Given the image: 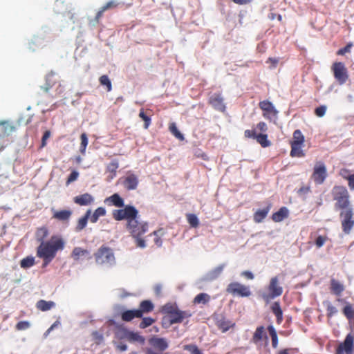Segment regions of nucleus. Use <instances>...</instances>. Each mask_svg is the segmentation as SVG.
Instances as JSON below:
<instances>
[{"label": "nucleus", "instance_id": "59", "mask_svg": "<svg viewBox=\"0 0 354 354\" xmlns=\"http://www.w3.org/2000/svg\"><path fill=\"white\" fill-rule=\"evenodd\" d=\"M244 136L245 138H248L255 139L257 134L256 133V131L254 130L247 129L244 131Z\"/></svg>", "mask_w": 354, "mask_h": 354}, {"label": "nucleus", "instance_id": "39", "mask_svg": "<svg viewBox=\"0 0 354 354\" xmlns=\"http://www.w3.org/2000/svg\"><path fill=\"white\" fill-rule=\"evenodd\" d=\"M186 218L188 223L192 227L196 228L199 225V221L196 215L194 214H187Z\"/></svg>", "mask_w": 354, "mask_h": 354}, {"label": "nucleus", "instance_id": "58", "mask_svg": "<svg viewBox=\"0 0 354 354\" xmlns=\"http://www.w3.org/2000/svg\"><path fill=\"white\" fill-rule=\"evenodd\" d=\"M343 178L348 180V187L351 190H354V174L348 176H343Z\"/></svg>", "mask_w": 354, "mask_h": 354}, {"label": "nucleus", "instance_id": "40", "mask_svg": "<svg viewBox=\"0 0 354 354\" xmlns=\"http://www.w3.org/2000/svg\"><path fill=\"white\" fill-rule=\"evenodd\" d=\"M100 84L106 88V91L110 92L112 90L111 82L106 75H103L99 78Z\"/></svg>", "mask_w": 354, "mask_h": 354}, {"label": "nucleus", "instance_id": "26", "mask_svg": "<svg viewBox=\"0 0 354 354\" xmlns=\"http://www.w3.org/2000/svg\"><path fill=\"white\" fill-rule=\"evenodd\" d=\"M216 326L223 333H225L230 328H233L235 326V323L225 317H222L217 320Z\"/></svg>", "mask_w": 354, "mask_h": 354}, {"label": "nucleus", "instance_id": "48", "mask_svg": "<svg viewBox=\"0 0 354 354\" xmlns=\"http://www.w3.org/2000/svg\"><path fill=\"white\" fill-rule=\"evenodd\" d=\"M155 322V319L151 317H144L140 323V328H146L151 326Z\"/></svg>", "mask_w": 354, "mask_h": 354}, {"label": "nucleus", "instance_id": "36", "mask_svg": "<svg viewBox=\"0 0 354 354\" xmlns=\"http://www.w3.org/2000/svg\"><path fill=\"white\" fill-rule=\"evenodd\" d=\"M255 140H257V142L261 145V146L262 147H268L269 146H270L271 145V142L270 140H268V135L267 134H264V133H259V134H257V136H256V138Z\"/></svg>", "mask_w": 354, "mask_h": 354}, {"label": "nucleus", "instance_id": "54", "mask_svg": "<svg viewBox=\"0 0 354 354\" xmlns=\"http://www.w3.org/2000/svg\"><path fill=\"white\" fill-rule=\"evenodd\" d=\"M326 111V106L324 105L319 106L315 109V113L318 117H323Z\"/></svg>", "mask_w": 354, "mask_h": 354}, {"label": "nucleus", "instance_id": "23", "mask_svg": "<svg viewBox=\"0 0 354 354\" xmlns=\"http://www.w3.org/2000/svg\"><path fill=\"white\" fill-rule=\"evenodd\" d=\"M289 211L286 207H281L277 212L272 215V219L276 223H279L288 218Z\"/></svg>", "mask_w": 354, "mask_h": 354}, {"label": "nucleus", "instance_id": "31", "mask_svg": "<svg viewBox=\"0 0 354 354\" xmlns=\"http://www.w3.org/2000/svg\"><path fill=\"white\" fill-rule=\"evenodd\" d=\"M55 306L52 301H45L41 299L37 302L36 307L41 311H47Z\"/></svg>", "mask_w": 354, "mask_h": 354}, {"label": "nucleus", "instance_id": "52", "mask_svg": "<svg viewBox=\"0 0 354 354\" xmlns=\"http://www.w3.org/2000/svg\"><path fill=\"white\" fill-rule=\"evenodd\" d=\"M129 339L132 341L138 342L141 344L145 342V338L136 333H131L129 334Z\"/></svg>", "mask_w": 354, "mask_h": 354}, {"label": "nucleus", "instance_id": "30", "mask_svg": "<svg viewBox=\"0 0 354 354\" xmlns=\"http://www.w3.org/2000/svg\"><path fill=\"white\" fill-rule=\"evenodd\" d=\"M291 145V150H290V156L292 157H298L301 158L305 156V153L302 150V147L304 145H297V144H292Z\"/></svg>", "mask_w": 354, "mask_h": 354}, {"label": "nucleus", "instance_id": "63", "mask_svg": "<svg viewBox=\"0 0 354 354\" xmlns=\"http://www.w3.org/2000/svg\"><path fill=\"white\" fill-rule=\"evenodd\" d=\"M241 276L245 277L248 279H254V274L250 271H243L241 272Z\"/></svg>", "mask_w": 354, "mask_h": 354}, {"label": "nucleus", "instance_id": "20", "mask_svg": "<svg viewBox=\"0 0 354 354\" xmlns=\"http://www.w3.org/2000/svg\"><path fill=\"white\" fill-rule=\"evenodd\" d=\"M150 344L159 351H164L168 348V342L162 337H153L149 341Z\"/></svg>", "mask_w": 354, "mask_h": 354}, {"label": "nucleus", "instance_id": "51", "mask_svg": "<svg viewBox=\"0 0 354 354\" xmlns=\"http://www.w3.org/2000/svg\"><path fill=\"white\" fill-rule=\"evenodd\" d=\"M326 312H327V317H332L333 315H335L337 313V309L336 307L333 306L330 303H328L326 306Z\"/></svg>", "mask_w": 354, "mask_h": 354}, {"label": "nucleus", "instance_id": "41", "mask_svg": "<svg viewBox=\"0 0 354 354\" xmlns=\"http://www.w3.org/2000/svg\"><path fill=\"white\" fill-rule=\"evenodd\" d=\"M80 151L82 154H84L86 151V147L88 143V137L86 133H82L80 136Z\"/></svg>", "mask_w": 354, "mask_h": 354}, {"label": "nucleus", "instance_id": "19", "mask_svg": "<svg viewBox=\"0 0 354 354\" xmlns=\"http://www.w3.org/2000/svg\"><path fill=\"white\" fill-rule=\"evenodd\" d=\"M104 203L108 205H113L116 207H124V199L117 193L113 194L111 196L104 200Z\"/></svg>", "mask_w": 354, "mask_h": 354}, {"label": "nucleus", "instance_id": "35", "mask_svg": "<svg viewBox=\"0 0 354 354\" xmlns=\"http://www.w3.org/2000/svg\"><path fill=\"white\" fill-rule=\"evenodd\" d=\"M119 167V163L117 160L111 161L106 167V170L110 173V178L113 179L116 176L117 169Z\"/></svg>", "mask_w": 354, "mask_h": 354}, {"label": "nucleus", "instance_id": "27", "mask_svg": "<svg viewBox=\"0 0 354 354\" xmlns=\"http://www.w3.org/2000/svg\"><path fill=\"white\" fill-rule=\"evenodd\" d=\"M59 84L57 77L53 73H50L46 75V84L44 86H42V89L45 92H48L50 88L54 86L56 84Z\"/></svg>", "mask_w": 354, "mask_h": 354}, {"label": "nucleus", "instance_id": "6", "mask_svg": "<svg viewBox=\"0 0 354 354\" xmlns=\"http://www.w3.org/2000/svg\"><path fill=\"white\" fill-rule=\"evenodd\" d=\"M15 131V127L8 121L0 122V151L12 142L10 136Z\"/></svg>", "mask_w": 354, "mask_h": 354}, {"label": "nucleus", "instance_id": "2", "mask_svg": "<svg viewBox=\"0 0 354 354\" xmlns=\"http://www.w3.org/2000/svg\"><path fill=\"white\" fill-rule=\"evenodd\" d=\"M64 239L57 235H53L47 241H42L37 249V256L43 259L44 265H48L56 256L58 250L64 248Z\"/></svg>", "mask_w": 354, "mask_h": 354}, {"label": "nucleus", "instance_id": "9", "mask_svg": "<svg viewBox=\"0 0 354 354\" xmlns=\"http://www.w3.org/2000/svg\"><path fill=\"white\" fill-rule=\"evenodd\" d=\"M342 228L345 234H349L354 226L353 208L343 209L339 213Z\"/></svg>", "mask_w": 354, "mask_h": 354}, {"label": "nucleus", "instance_id": "10", "mask_svg": "<svg viewBox=\"0 0 354 354\" xmlns=\"http://www.w3.org/2000/svg\"><path fill=\"white\" fill-rule=\"evenodd\" d=\"M328 176L326 167L322 161L315 163L311 176L312 179L317 185H322Z\"/></svg>", "mask_w": 354, "mask_h": 354}, {"label": "nucleus", "instance_id": "50", "mask_svg": "<svg viewBox=\"0 0 354 354\" xmlns=\"http://www.w3.org/2000/svg\"><path fill=\"white\" fill-rule=\"evenodd\" d=\"M352 46H353V44L351 42H349L346 44V46L345 47L339 49L337 51L336 54L337 55H341V56L344 55L346 53L351 52V49Z\"/></svg>", "mask_w": 354, "mask_h": 354}, {"label": "nucleus", "instance_id": "62", "mask_svg": "<svg viewBox=\"0 0 354 354\" xmlns=\"http://www.w3.org/2000/svg\"><path fill=\"white\" fill-rule=\"evenodd\" d=\"M257 129L262 131L266 132L268 130L267 124L264 122H260L257 125Z\"/></svg>", "mask_w": 354, "mask_h": 354}, {"label": "nucleus", "instance_id": "11", "mask_svg": "<svg viewBox=\"0 0 354 354\" xmlns=\"http://www.w3.org/2000/svg\"><path fill=\"white\" fill-rule=\"evenodd\" d=\"M226 291L233 296H239L241 297H247L251 295V291L248 286L238 282L230 283L227 286Z\"/></svg>", "mask_w": 354, "mask_h": 354}, {"label": "nucleus", "instance_id": "47", "mask_svg": "<svg viewBox=\"0 0 354 354\" xmlns=\"http://www.w3.org/2000/svg\"><path fill=\"white\" fill-rule=\"evenodd\" d=\"M162 230H156L153 233L151 234V235L154 236V243L158 247H160L162 245V241L160 238V236L162 235Z\"/></svg>", "mask_w": 354, "mask_h": 354}, {"label": "nucleus", "instance_id": "45", "mask_svg": "<svg viewBox=\"0 0 354 354\" xmlns=\"http://www.w3.org/2000/svg\"><path fill=\"white\" fill-rule=\"evenodd\" d=\"M183 349L189 351L190 354H203L195 344H186L183 346Z\"/></svg>", "mask_w": 354, "mask_h": 354}, {"label": "nucleus", "instance_id": "22", "mask_svg": "<svg viewBox=\"0 0 354 354\" xmlns=\"http://www.w3.org/2000/svg\"><path fill=\"white\" fill-rule=\"evenodd\" d=\"M330 290V292L335 295L340 296L342 293L344 291L345 287L339 281L335 279H331Z\"/></svg>", "mask_w": 354, "mask_h": 354}, {"label": "nucleus", "instance_id": "43", "mask_svg": "<svg viewBox=\"0 0 354 354\" xmlns=\"http://www.w3.org/2000/svg\"><path fill=\"white\" fill-rule=\"evenodd\" d=\"M139 117L145 122L144 127L147 129L151 124V120L149 115H147L144 111V109H141L139 113Z\"/></svg>", "mask_w": 354, "mask_h": 354}, {"label": "nucleus", "instance_id": "5", "mask_svg": "<svg viewBox=\"0 0 354 354\" xmlns=\"http://www.w3.org/2000/svg\"><path fill=\"white\" fill-rule=\"evenodd\" d=\"M95 262L97 264H112L115 262V256L113 250L105 245H102L96 252L94 253Z\"/></svg>", "mask_w": 354, "mask_h": 354}, {"label": "nucleus", "instance_id": "15", "mask_svg": "<svg viewBox=\"0 0 354 354\" xmlns=\"http://www.w3.org/2000/svg\"><path fill=\"white\" fill-rule=\"evenodd\" d=\"M209 103L214 109L218 111L224 112L225 111L224 100L221 93H214L209 97Z\"/></svg>", "mask_w": 354, "mask_h": 354}, {"label": "nucleus", "instance_id": "1", "mask_svg": "<svg viewBox=\"0 0 354 354\" xmlns=\"http://www.w3.org/2000/svg\"><path fill=\"white\" fill-rule=\"evenodd\" d=\"M112 215L117 221H127L125 227L132 237L142 236L148 232V223L139 220L138 210L134 206L128 205L122 209H115Z\"/></svg>", "mask_w": 354, "mask_h": 354}, {"label": "nucleus", "instance_id": "64", "mask_svg": "<svg viewBox=\"0 0 354 354\" xmlns=\"http://www.w3.org/2000/svg\"><path fill=\"white\" fill-rule=\"evenodd\" d=\"M92 336L95 339L98 341H102L103 339L102 335L99 333L97 331H93L92 333Z\"/></svg>", "mask_w": 354, "mask_h": 354}, {"label": "nucleus", "instance_id": "57", "mask_svg": "<svg viewBox=\"0 0 354 354\" xmlns=\"http://www.w3.org/2000/svg\"><path fill=\"white\" fill-rule=\"evenodd\" d=\"M326 240H327L326 236H319L315 240L316 246L319 248L322 247L324 245Z\"/></svg>", "mask_w": 354, "mask_h": 354}, {"label": "nucleus", "instance_id": "55", "mask_svg": "<svg viewBox=\"0 0 354 354\" xmlns=\"http://www.w3.org/2000/svg\"><path fill=\"white\" fill-rule=\"evenodd\" d=\"M223 268H224V266L221 265V266H219L217 268H216L214 270H213L211 272L212 279H215V278L218 277L223 272Z\"/></svg>", "mask_w": 354, "mask_h": 354}, {"label": "nucleus", "instance_id": "7", "mask_svg": "<svg viewBox=\"0 0 354 354\" xmlns=\"http://www.w3.org/2000/svg\"><path fill=\"white\" fill-rule=\"evenodd\" d=\"M268 293H263L261 297L268 304L272 299L279 297L283 293V288L279 285V279L277 277H272L268 286Z\"/></svg>", "mask_w": 354, "mask_h": 354}, {"label": "nucleus", "instance_id": "44", "mask_svg": "<svg viewBox=\"0 0 354 354\" xmlns=\"http://www.w3.org/2000/svg\"><path fill=\"white\" fill-rule=\"evenodd\" d=\"M48 234V230L46 227H40L37 231V237L38 241H44V239L47 237Z\"/></svg>", "mask_w": 354, "mask_h": 354}, {"label": "nucleus", "instance_id": "16", "mask_svg": "<svg viewBox=\"0 0 354 354\" xmlns=\"http://www.w3.org/2000/svg\"><path fill=\"white\" fill-rule=\"evenodd\" d=\"M52 218L61 222H68L73 214L71 209L54 210L52 209Z\"/></svg>", "mask_w": 354, "mask_h": 354}, {"label": "nucleus", "instance_id": "3", "mask_svg": "<svg viewBox=\"0 0 354 354\" xmlns=\"http://www.w3.org/2000/svg\"><path fill=\"white\" fill-rule=\"evenodd\" d=\"M331 194L333 199L335 201V208L338 210L351 208L350 194L346 187L343 185H335L333 187Z\"/></svg>", "mask_w": 354, "mask_h": 354}, {"label": "nucleus", "instance_id": "60", "mask_svg": "<svg viewBox=\"0 0 354 354\" xmlns=\"http://www.w3.org/2000/svg\"><path fill=\"white\" fill-rule=\"evenodd\" d=\"M142 236L133 237L136 240V245L139 248H143L146 246L145 241L141 238Z\"/></svg>", "mask_w": 354, "mask_h": 354}, {"label": "nucleus", "instance_id": "38", "mask_svg": "<svg viewBox=\"0 0 354 354\" xmlns=\"http://www.w3.org/2000/svg\"><path fill=\"white\" fill-rule=\"evenodd\" d=\"M268 330L272 339V346L274 348H276L278 346V337L277 332L272 325L268 327Z\"/></svg>", "mask_w": 354, "mask_h": 354}, {"label": "nucleus", "instance_id": "37", "mask_svg": "<svg viewBox=\"0 0 354 354\" xmlns=\"http://www.w3.org/2000/svg\"><path fill=\"white\" fill-rule=\"evenodd\" d=\"M210 300V296L207 293H200L197 295L194 299V304H206Z\"/></svg>", "mask_w": 354, "mask_h": 354}, {"label": "nucleus", "instance_id": "17", "mask_svg": "<svg viewBox=\"0 0 354 354\" xmlns=\"http://www.w3.org/2000/svg\"><path fill=\"white\" fill-rule=\"evenodd\" d=\"M73 201L80 206H86L91 205L94 202V198L91 194L85 193L74 197Z\"/></svg>", "mask_w": 354, "mask_h": 354}, {"label": "nucleus", "instance_id": "12", "mask_svg": "<svg viewBox=\"0 0 354 354\" xmlns=\"http://www.w3.org/2000/svg\"><path fill=\"white\" fill-rule=\"evenodd\" d=\"M354 352V337L351 333L346 336L343 342L336 348L335 354H353Z\"/></svg>", "mask_w": 354, "mask_h": 354}, {"label": "nucleus", "instance_id": "46", "mask_svg": "<svg viewBox=\"0 0 354 354\" xmlns=\"http://www.w3.org/2000/svg\"><path fill=\"white\" fill-rule=\"evenodd\" d=\"M169 129L176 138L181 140L184 139L183 135L179 131L175 123L170 124Z\"/></svg>", "mask_w": 354, "mask_h": 354}, {"label": "nucleus", "instance_id": "18", "mask_svg": "<svg viewBox=\"0 0 354 354\" xmlns=\"http://www.w3.org/2000/svg\"><path fill=\"white\" fill-rule=\"evenodd\" d=\"M71 256L75 261H79L83 258H86L87 259H91L90 252L88 250L83 249L80 247H75L73 250Z\"/></svg>", "mask_w": 354, "mask_h": 354}, {"label": "nucleus", "instance_id": "24", "mask_svg": "<svg viewBox=\"0 0 354 354\" xmlns=\"http://www.w3.org/2000/svg\"><path fill=\"white\" fill-rule=\"evenodd\" d=\"M154 309V305L150 300H143L140 303L138 311L140 313V317H142L143 314L152 312Z\"/></svg>", "mask_w": 354, "mask_h": 354}, {"label": "nucleus", "instance_id": "21", "mask_svg": "<svg viewBox=\"0 0 354 354\" xmlns=\"http://www.w3.org/2000/svg\"><path fill=\"white\" fill-rule=\"evenodd\" d=\"M271 207L272 204L269 203L265 208L257 210L253 216L254 221L257 223L262 222L263 219L267 216Z\"/></svg>", "mask_w": 354, "mask_h": 354}, {"label": "nucleus", "instance_id": "13", "mask_svg": "<svg viewBox=\"0 0 354 354\" xmlns=\"http://www.w3.org/2000/svg\"><path fill=\"white\" fill-rule=\"evenodd\" d=\"M259 108L263 111V116L269 120L277 118L278 111L275 109L273 104L269 100H263L259 103Z\"/></svg>", "mask_w": 354, "mask_h": 354}, {"label": "nucleus", "instance_id": "25", "mask_svg": "<svg viewBox=\"0 0 354 354\" xmlns=\"http://www.w3.org/2000/svg\"><path fill=\"white\" fill-rule=\"evenodd\" d=\"M134 318H141L140 313L137 309L127 310L121 313V319L124 322H131Z\"/></svg>", "mask_w": 354, "mask_h": 354}, {"label": "nucleus", "instance_id": "56", "mask_svg": "<svg viewBox=\"0 0 354 354\" xmlns=\"http://www.w3.org/2000/svg\"><path fill=\"white\" fill-rule=\"evenodd\" d=\"M50 131L49 130H47L44 132L42 138H41V147L43 148L46 147L47 144V140L50 137Z\"/></svg>", "mask_w": 354, "mask_h": 354}, {"label": "nucleus", "instance_id": "28", "mask_svg": "<svg viewBox=\"0 0 354 354\" xmlns=\"http://www.w3.org/2000/svg\"><path fill=\"white\" fill-rule=\"evenodd\" d=\"M265 337L266 339H268V336L265 332V328L263 326H259L257 328L253 336L252 341L254 344H257L262 339Z\"/></svg>", "mask_w": 354, "mask_h": 354}, {"label": "nucleus", "instance_id": "29", "mask_svg": "<svg viewBox=\"0 0 354 354\" xmlns=\"http://www.w3.org/2000/svg\"><path fill=\"white\" fill-rule=\"evenodd\" d=\"M91 214V210L88 209L86 212L84 216L78 219L77 225L75 226L76 232H80L86 227V226L87 225L88 219L89 218Z\"/></svg>", "mask_w": 354, "mask_h": 354}, {"label": "nucleus", "instance_id": "34", "mask_svg": "<svg viewBox=\"0 0 354 354\" xmlns=\"http://www.w3.org/2000/svg\"><path fill=\"white\" fill-rule=\"evenodd\" d=\"M304 141L305 138L301 131L299 129L295 130L293 133L292 140L290 143L304 145Z\"/></svg>", "mask_w": 354, "mask_h": 354}, {"label": "nucleus", "instance_id": "33", "mask_svg": "<svg viewBox=\"0 0 354 354\" xmlns=\"http://www.w3.org/2000/svg\"><path fill=\"white\" fill-rule=\"evenodd\" d=\"M272 312L277 317L278 323H281L283 319V311L281 308L279 302H274L271 306Z\"/></svg>", "mask_w": 354, "mask_h": 354}, {"label": "nucleus", "instance_id": "14", "mask_svg": "<svg viewBox=\"0 0 354 354\" xmlns=\"http://www.w3.org/2000/svg\"><path fill=\"white\" fill-rule=\"evenodd\" d=\"M120 180L124 187L129 191L136 189L139 183L138 176L131 171H128L126 176Z\"/></svg>", "mask_w": 354, "mask_h": 354}, {"label": "nucleus", "instance_id": "61", "mask_svg": "<svg viewBox=\"0 0 354 354\" xmlns=\"http://www.w3.org/2000/svg\"><path fill=\"white\" fill-rule=\"evenodd\" d=\"M104 12V11H102V8H100V9L99 10V11H98V12H97V14H96V16H95V17L94 20L92 21V22H93V25H94L95 24H98V23H99L100 19H101V17H102V15H103Z\"/></svg>", "mask_w": 354, "mask_h": 354}, {"label": "nucleus", "instance_id": "8", "mask_svg": "<svg viewBox=\"0 0 354 354\" xmlns=\"http://www.w3.org/2000/svg\"><path fill=\"white\" fill-rule=\"evenodd\" d=\"M331 70L339 84H344L348 80V72L343 62H334L331 66Z\"/></svg>", "mask_w": 354, "mask_h": 354}, {"label": "nucleus", "instance_id": "49", "mask_svg": "<svg viewBox=\"0 0 354 354\" xmlns=\"http://www.w3.org/2000/svg\"><path fill=\"white\" fill-rule=\"evenodd\" d=\"M30 327V324L28 321H20L16 326L15 328L17 330H25Z\"/></svg>", "mask_w": 354, "mask_h": 354}, {"label": "nucleus", "instance_id": "4", "mask_svg": "<svg viewBox=\"0 0 354 354\" xmlns=\"http://www.w3.org/2000/svg\"><path fill=\"white\" fill-rule=\"evenodd\" d=\"M162 312L167 315L169 325L183 322L184 319L191 317L189 311L180 310L176 304L168 303L162 308Z\"/></svg>", "mask_w": 354, "mask_h": 354}, {"label": "nucleus", "instance_id": "32", "mask_svg": "<svg viewBox=\"0 0 354 354\" xmlns=\"http://www.w3.org/2000/svg\"><path fill=\"white\" fill-rule=\"evenodd\" d=\"M106 213V212L104 207H97L94 211L93 214H91V216H89L90 221L93 223H96L98 221L99 218L105 216Z\"/></svg>", "mask_w": 354, "mask_h": 354}, {"label": "nucleus", "instance_id": "53", "mask_svg": "<svg viewBox=\"0 0 354 354\" xmlns=\"http://www.w3.org/2000/svg\"><path fill=\"white\" fill-rule=\"evenodd\" d=\"M79 176V173L77 171H73L68 176L66 180V185H69L71 183L75 181Z\"/></svg>", "mask_w": 354, "mask_h": 354}, {"label": "nucleus", "instance_id": "42", "mask_svg": "<svg viewBox=\"0 0 354 354\" xmlns=\"http://www.w3.org/2000/svg\"><path fill=\"white\" fill-rule=\"evenodd\" d=\"M35 264V258L32 257H27L24 258L21 262L20 266L23 268H30Z\"/></svg>", "mask_w": 354, "mask_h": 354}]
</instances>
